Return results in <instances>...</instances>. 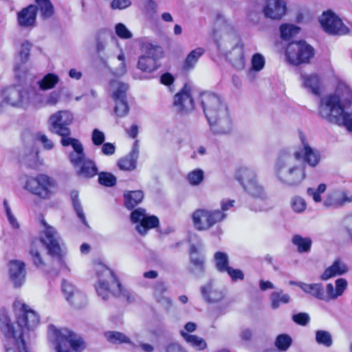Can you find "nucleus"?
<instances>
[{"instance_id":"7ed1b4c3","label":"nucleus","mask_w":352,"mask_h":352,"mask_svg":"<svg viewBox=\"0 0 352 352\" xmlns=\"http://www.w3.org/2000/svg\"><path fill=\"white\" fill-rule=\"evenodd\" d=\"M42 230L41 232V239H34L31 243L29 253L32 259L37 267L43 265L44 263L40 254V248L42 244L45 245L48 254L57 258L58 264L62 270L70 272L65 259L66 251L60 246V238L56 229L47 224L44 220H41Z\"/></svg>"},{"instance_id":"4468645a","label":"nucleus","mask_w":352,"mask_h":352,"mask_svg":"<svg viewBox=\"0 0 352 352\" xmlns=\"http://www.w3.org/2000/svg\"><path fill=\"white\" fill-rule=\"evenodd\" d=\"M226 214L221 210H208L198 209L192 214V221L195 227L199 230H206L213 225L226 219Z\"/></svg>"},{"instance_id":"a19ab883","label":"nucleus","mask_w":352,"mask_h":352,"mask_svg":"<svg viewBox=\"0 0 352 352\" xmlns=\"http://www.w3.org/2000/svg\"><path fill=\"white\" fill-rule=\"evenodd\" d=\"M270 298L273 309H277L281 305L287 304L290 301L289 295L284 293L283 290L272 292Z\"/></svg>"},{"instance_id":"c756f323","label":"nucleus","mask_w":352,"mask_h":352,"mask_svg":"<svg viewBox=\"0 0 352 352\" xmlns=\"http://www.w3.org/2000/svg\"><path fill=\"white\" fill-rule=\"evenodd\" d=\"M348 287V281L344 278H339L335 280V286L328 283L326 286V292L329 299L336 300L343 295Z\"/></svg>"},{"instance_id":"0eeeda50","label":"nucleus","mask_w":352,"mask_h":352,"mask_svg":"<svg viewBox=\"0 0 352 352\" xmlns=\"http://www.w3.org/2000/svg\"><path fill=\"white\" fill-rule=\"evenodd\" d=\"M43 102V94L32 86L23 90L12 87L6 89L3 93L2 103L12 107L26 109L30 105L38 106Z\"/></svg>"},{"instance_id":"13d9d810","label":"nucleus","mask_w":352,"mask_h":352,"mask_svg":"<svg viewBox=\"0 0 352 352\" xmlns=\"http://www.w3.org/2000/svg\"><path fill=\"white\" fill-rule=\"evenodd\" d=\"M205 258L201 255H192L190 257V262L195 266L194 273L202 274L204 271Z\"/></svg>"},{"instance_id":"37998d69","label":"nucleus","mask_w":352,"mask_h":352,"mask_svg":"<svg viewBox=\"0 0 352 352\" xmlns=\"http://www.w3.org/2000/svg\"><path fill=\"white\" fill-rule=\"evenodd\" d=\"M138 66L140 69L146 72H152L159 67L157 60L146 56H141L139 58Z\"/></svg>"},{"instance_id":"20e7f679","label":"nucleus","mask_w":352,"mask_h":352,"mask_svg":"<svg viewBox=\"0 0 352 352\" xmlns=\"http://www.w3.org/2000/svg\"><path fill=\"white\" fill-rule=\"evenodd\" d=\"M214 39L217 47L238 70L245 66L244 50L239 43V38L233 28L226 23L223 28L215 30Z\"/></svg>"},{"instance_id":"bf43d9fd","label":"nucleus","mask_w":352,"mask_h":352,"mask_svg":"<svg viewBox=\"0 0 352 352\" xmlns=\"http://www.w3.org/2000/svg\"><path fill=\"white\" fill-rule=\"evenodd\" d=\"M115 31L117 36L122 39H129L133 36L132 33L122 23H119L116 25Z\"/></svg>"},{"instance_id":"8fccbe9b","label":"nucleus","mask_w":352,"mask_h":352,"mask_svg":"<svg viewBox=\"0 0 352 352\" xmlns=\"http://www.w3.org/2000/svg\"><path fill=\"white\" fill-rule=\"evenodd\" d=\"M316 342L325 347H330L333 344L331 334L325 330H318L316 332Z\"/></svg>"},{"instance_id":"9b49d317","label":"nucleus","mask_w":352,"mask_h":352,"mask_svg":"<svg viewBox=\"0 0 352 352\" xmlns=\"http://www.w3.org/2000/svg\"><path fill=\"white\" fill-rule=\"evenodd\" d=\"M128 89L127 84L118 79L111 80L109 82V91L115 102L114 111L118 117H124L129 113V107L126 98Z\"/></svg>"},{"instance_id":"a878e982","label":"nucleus","mask_w":352,"mask_h":352,"mask_svg":"<svg viewBox=\"0 0 352 352\" xmlns=\"http://www.w3.org/2000/svg\"><path fill=\"white\" fill-rule=\"evenodd\" d=\"M37 8L35 5L31 4L22 9L17 13V22L20 27L32 28L35 26Z\"/></svg>"},{"instance_id":"49530a36","label":"nucleus","mask_w":352,"mask_h":352,"mask_svg":"<svg viewBox=\"0 0 352 352\" xmlns=\"http://www.w3.org/2000/svg\"><path fill=\"white\" fill-rule=\"evenodd\" d=\"M265 65V58L264 56L260 53H256L252 55L251 58V67L250 73L253 72H258L261 71Z\"/></svg>"},{"instance_id":"ea45409f","label":"nucleus","mask_w":352,"mask_h":352,"mask_svg":"<svg viewBox=\"0 0 352 352\" xmlns=\"http://www.w3.org/2000/svg\"><path fill=\"white\" fill-rule=\"evenodd\" d=\"M35 2L43 19H48L53 16L54 8L50 0H35Z\"/></svg>"},{"instance_id":"f704fd0d","label":"nucleus","mask_w":352,"mask_h":352,"mask_svg":"<svg viewBox=\"0 0 352 352\" xmlns=\"http://www.w3.org/2000/svg\"><path fill=\"white\" fill-rule=\"evenodd\" d=\"M168 289L167 285L163 282H157L154 288V296L157 300L162 306L164 307L166 309H169L171 307V300L164 296L163 294Z\"/></svg>"},{"instance_id":"393cba45","label":"nucleus","mask_w":352,"mask_h":352,"mask_svg":"<svg viewBox=\"0 0 352 352\" xmlns=\"http://www.w3.org/2000/svg\"><path fill=\"white\" fill-rule=\"evenodd\" d=\"M349 270L347 264L340 258H336L331 265L327 267L321 274L320 278L327 280L336 276L346 274Z\"/></svg>"},{"instance_id":"7c9ffc66","label":"nucleus","mask_w":352,"mask_h":352,"mask_svg":"<svg viewBox=\"0 0 352 352\" xmlns=\"http://www.w3.org/2000/svg\"><path fill=\"white\" fill-rule=\"evenodd\" d=\"M301 80L303 87L314 95H319L321 88V80L316 74H302Z\"/></svg>"},{"instance_id":"4c0bfd02","label":"nucleus","mask_w":352,"mask_h":352,"mask_svg":"<svg viewBox=\"0 0 352 352\" xmlns=\"http://www.w3.org/2000/svg\"><path fill=\"white\" fill-rule=\"evenodd\" d=\"M180 334L190 346L197 350H204L207 346L206 341L199 336L188 333L184 330L180 331Z\"/></svg>"},{"instance_id":"f03ea898","label":"nucleus","mask_w":352,"mask_h":352,"mask_svg":"<svg viewBox=\"0 0 352 352\" xmlns=\"http://www.w3.org/2000/svg\"><path fill=\"white\" fill-rule=\"evenodd\" d=\"M199 98L211 131L217 135L230 133L233 123L224 100L219 95L208 91L201 94Z\"/></svg>"},{"instance_id":"79ce46f5","label":"nucleus","mask_w":352,"mask_h":352,"mask_svg":"<svg viewBox=\"0 0 352 352\" xmlns=\"http://www.w3.org/2000/svg\"><path fill=\"white\" fill-rule=\"evenodd\" d=\"M292 243L297 247L300 253L308 252L312 245V240L309 237H302L300 235H294L292 238Z\"/></svg>"},{"instance_id":"6e6d98bb","label":"nucleus","mask_w":352,"mask_h":352,"mask_svg":"<svg viewBox=\"0 0 352 352\" xmlns=\"http://www.w3.org/2000/svg\"><path fill=\"white\" fill-rule=\"evenodd\" d=\"M204 172L203 170L197 168L190 171L187 176V180L192 186H198L204 180Z\"/></svg>"},{"instance_id":"bb28decb","label":"nucleus","mask_w":352,"mask_h":352,"mask_svg":"<svg viewBox=\"0 0 352 352\" xmlns=\"http://www.w3.org/2000/svg\"><path fill=\"white\" fill-rule=\"evenodd\" d=\"M31 47L32 45L28 41H25L21 44L19 53L21 63L16 64L14 69L16 77L19 79L24 78L29 70L25 63L28 60Z\"/></svg>"},{"instance_id":"2eb2a0df","label":"nucleus","mask_w":352,"mask_h":352,"mask_svg":"<svg viewBox=\"0 0 352 352\" xmlns=\"http://www.w3.org/2000/svg\"><path fill=\"white\" fill-rule=\"evenodd\" d=\"M319 21L323 30L329 34L345 35L349 32L342 19L332 10L323 12Z\"/></svg>"},{"instance_id":"5701e85b","label":"nucleus","mask_w":352,"mask_h":352,"mask_svg":"<svg viewBox=\"0 0 352 352\" xmlns=\"http://www.w3.org/2000/svg\"><path fill=\"white\" fill-rule=\"evenodd\" d=\"M286 11L285 0H267L263 7L265 16L272 19H280L285 14Z\"/></svg>"},{"instance_id":"473e14b6","label":"nucleus","mask_w":352,"mask_h":352,"mask_svg":"<svg viewBox=\"0 0 352 352\" xmlns=\"http://www.w3.org/2000/svg\"><path fill=\"white\" fill-rule=\"evenodd\" d=\"M235 177L243 186L244 189L250 183H252L256 179V175L254 170L248 166H240L237 168Z\"/></svg>"},{"instance_id":"c85d7f7f","label":"nucleus","mask_w":352,"mask_h":352,"mask_svg":"<svg viewBox=\"0 0 352 352\" xmlns=\"http://www.w3.org/2000/svg\"><path fill=\"white\" fill-rule=\"evenodd\" d=\"M139 149L138 142H136L130 153L120 159L118 162V166L120 170H133L136 168L137 160L138 158Z\"/></svg>"},{"instance_id":"338daca9","label":"nucleus","mask_w":352,"mask_h":352,"mask_svg":"<svg viewBox=\"0 0 352 352\" xmlns=\"http://www.w3.org/2000/svg\"><path fill=\"white\" fill-rule=\"evenodd\" d=\"M226 272L230 276L232 281H236L238 280H243L245 278L243 272L239 269H234L230 267Z\"/></svg>"},{"instance_id":"3c124183","label":"nucleus","mask_w":352,"mask_h":352,"mask_svg":"<svg viewBox=\"0 0 352 352\" xmlns=\"http://www.w3.org/2000/svg\"><path fill=\"white\" fill-rule=\"evenodd\" d=\"M143 50L145 54L142 56L153 58L157 61L162 56V49L158 45L147 43L143 46Z\"/></svg>"},{"instance_id":"39448f33","label":"nucleus","mask_w":352,"mask_h":352,"mask_svg":"<svg viewBox=\"0 0 352 352\" xmlns=\"http://www.w3.org/2000/svg\"><path fill=\"white\" fill-rule=\"evenodd\" d=\"M298 153L282 151L274 166V173L278 180L285 185L295 186L306 177L304 166L298 160Z\"/></svg>"},{"instance_id":"4d7b16f0","label":"nucleus","mask_w":352,"mask_h":352,"mask_svg":"<svg viewBox=\"0 0 352 352\" xmlns=\"http://www.w3.org/2000/svg\"><path fill=\"white\" fill-rule=\"evenodd\" d=\"M116 177L110 173L102 172L98 174V182L101 185L111 187L116 183Z\"/></svg>"},{"instance_id":"c03bdc74","label":"nucleus","mask_w":352,"mask_h":352,"mask_svg":"<svg viewBox=\"0 0 352 352\" xmlns=\"http://www.w3.org/2000/svg\"><path fill=\"white\" fill-rule=\"evenodd\" d=\"M300 28L289 23H285L280 25V36L284 40H289L296 36L300 32Z\"/></svg>"},{"instance_id":"a18cd8bd","label":"nucleus","mask_w":352,"mask_h":352,"mask_svg":"<svg viewBox=\"0 0 352 352\" xmlns=\"http://www.w3.org/2000/svg\"><path fill=\"white\" fill-rule=\"evenodd\" d=\"M214 258L218 271L226 272L229 269V258L226 253L217 252L214 254Z\"/></svg>"},{"instance_id":"9d476101","label":"nucleus","mask_w":352,"mask_h":352,"mask_svg":"<svg viewBox=\"0 0 352 352\" xmlns=\"http://www.w3.org/2000/svg\"><path fill=\"white\" fill-rule=\"evenodd\" d=\"M287 60L292 65L308 63L314 56V49L303 41L289 43L285 52Z\"/></svg>"},{"instance_id":"a211bd4d","label":"nucleus","mask_w":352,"mask_h":352,"mask_svg":"<svg viewBox=\"0 0 352 352\" xmlns=\"http://www.w3.org/2000/svg\"><path fill=\"white\" fill-rule=\"evenodd\" d=\"M302 148L293 153H298V160H302L305 163L311 167H316L320 162V153L318 150L311 147L303 135L300 136Z\"/></svg>"},{"instance_id":"774afa93","label":"nucleus","mask_w":352,"mask_h":352,"mask_svg":"<svg viewBox=\"0 0 352 352\" xmlns=\"http://www.w3.org/2000/svg\"><path fill=\"white\" fill-rule=\"evenodd\" d=\"M131 4L130 0H113L111 8L114 10H124L129 8Z\"/></svg>"},{"instance_id":"e2e57ef3","label":"nucleus","mask_w":352,"mask_h":352,"mask_svg":"<svg viewBox=\"0 0 352 352\" xmlns=\"http://www.w3.org/2000/svg\"><path fill=\"white\" fill-rule=\"evenodd\" d=\"M43 103L41 104L38 106H35L36 107L45 106V105H55L60 99V94L57 91H53L47 96L46 98L43 95Z\"/></svg>"},{"instance_id":"0e129e2a","label":"nucleus","mask_w":352,"mask_h":352,"mask_svg":"<svg viewBox=\"0 0 352 352\" xmlns=\"http://www.w3.org/2000/svg\"><path fill=\"white\" fill-rule=\"evenodd\" d=\"M91 140L95 146H101L105 140L104 133L98 129H94L91 134Z\"/></svg>"},{"instance_id":"680f3d73","label":"nucleus","mask_w":352,"mask_h":352,"mask_svg":"<svg viewBox=\"0 0 352 352\" xmlns=\"http://www.w3.org/2000/svg\"><path fill=\"white\" fill-rule=\"evenodd\" d=\"M78 289L69 281L64 280L62 283V292L64 294L66 300L70 299L71 296L74 294V293Z\"/></svg>"},{"instance_id":"423d86ee","label":"nucleus","mask_w":352,"mask_h":352,"mask_svg":"<svg viewBox=\"0 0 352 352\" xmlns=\"http://www.w3.org/2000/svg\"><path fill=\"white\" fill-rule=\"evenodd\" d=\"M94 268L98 278L95 284L98 296L103 300H107L113 294L118 296H123L129 300V292L118 282L113 271L100 262H96Z\"/></svg>"},{"instance_id":"c9c22d12","label":"nucleus","mask_w":352,"mask_h":352,"mask_svg":"<svg viewBox=\"0 0 352 352\" xmlns=\"http://www.w3.org/2000/svg\"><path fill=\"white\" fill-rule=\"evenodd\" d=\"M205 50L202 47H197L192 50L185 59L183 68L186 71L192 70L195 67L199 59L204 54Z\"/></svg>"},{"instance_id":"6e6552de","label":"nucleus","mask_w":352,"mask_h":352,"mask_svg":"<svg viewBox=\"0 0 352 352\" xmlns=\"http://www.w3.org/2000/svg\"><path fill=\"white\" fill-rule=\"evenodd\" d=\"M342 83H340L335 94H330L321 98L318 112L321 118L327 121L336 123L340 113L343 111L344 104L347 102L344 89H338Z\"/></svg>"},{"instance_id":"6ab92c4d","label":"nucleus","mask_w":352,"mask_h":352,"mask_svg":"<svg viewBox=\"0 0 352 352\" xmlns=\"http://www.w3.org/2000/svg\"><path fill=\"white\" fill-rule=\"evenodd\" d=\"M60 143L63 146H71L72 147L73 151L69 153V160L74 169L87 159L83 146L78 139L64 138L60 140Z\"/></svg>"},{"instance_id":"69168bd1","label":"nucleus","mask_w":352,"mask_h":352,"mask_svg":"<svg viewBox=\"0 0 352 352\" xmlns=\"http://www.w3.org/2000/svg\"><path fill=\"white\" fill-rule=\"evenodd\" d=\"M293 321L301 326H305L310 320L309 314L306 313H299L292 316Z\"/></svg>"},{"instance_id":"f257e3e1","label":"nucleus","mask_w":352,"mask_h":352,"mask_svg":"<svg viewBox=\"0 0 352 352\" xmlns=\"http://www.w3.org/2000/svg\"><path fill=\"white\" fill-rule=\"evenodd\" d=\"M13 307L18 316L19 329H16L10 321L6 322L1 327V331L6 337L4 341L6 352H28L23 336L25 330L34 329L38 324L39 316L19 300L14 302Z\"/></svg>"},{"instance_id":"dca6fc26","label":"nucleus","mask_w":352,"mask_h":352,"mask_svg":"<svg viewBox=\"0 0 352 352\" xmlns=\"http://www.w3.org/2000/svg\"><path fill=\"white\" fill-rule=\"evenodd\" d=\"M193 95L194 92L192 87L186 84L174 96V107L181 113L191 111L195 108Z\"/></svg>"},{"instance_id":"1a4fd4ad","label":"nucleus","mask_w":352,"mask_h":352,"mask_svg":"<svg viewBox=\"0 0 352 352\" xmlns=\"http://www.w3.org/2000/svg\"><path fill=\"white\" fill-rule=\"evenodd\" d=\"M48 335L56 342V352H70L67 348L66 342H68L76 352H81L86 347L83 339L67 329H58L50 324L48 327Z\"/></svg>"},{"instance_id":"b1692460","label":"nucleus","mask_w":352,"mask_h":352,"mask_svg":"<svg viewBox=\"0 0 352 352\" xmlns=\"http://www.w3.org/2000/svg\"><path fill=\"white\" fill-rule=\"evenodd\" d=\"M351 202L352 195L342 189H335L327 195L323 204L326 207L338 208Z\"/></svg>"},{"instance_id":"603ef678","label":"nucleus","mask_w":352,"mask_h":352,"mask_svg":"<svg viewBox=\"0 0 352 352\" xmlns=\"http://www.w3.org/2000/svg\"><path fill=\"white\" fill-rule=\"evenodd\" d=\"M71 305L77 308H81L87 303L86 295L78 289L71 296L70 299L67 300Z\"/></svg>"},{"instance_id":"2f4dec72","label":"nucleus","mask_w":352,"mask_h":352,"mask_svg":"<svg viewBox=\"0 0 352 352\" xmlns=\"http://www.w3.org/2000/svg\"><path fill=\"white\" fill-rule=\"evenodd\" d=\"M76 175L82 178H91L98 174V170L96 163L87 158L79 166L75 168Z\"/></svg>"},{"instance_id":"e433bc0d","label":"nucleus","mask_w":352,"mask_h":352,"mask_svg":"<svg viewBox=\"0 0 352 352\" xmlns=\"http://www.w3.org/2000/svg\"><path fill=\"white\" fill-rule=\"evenodd\" d=\"M60 78L58 76L54 73H49L45 75L41 79L36 82L40 91H47L52 89L58 83Z\"/></svg>"},{"instance_id":"de8ad7c7","label":"nucleus","mask_w":352,"mask_h":352,"mask_svg":"<svg viewBox=\"0 0 352 352\" xmlns=\"http://www.w3.org/2000/svg\"><path fill=\"white\" fill-rule=\"evenodd\" d=\"M71 198L73 203V206L74 208V210L78 217V218L80 219L82 223L88 227V223L86 220L85 215L83 212L82 208L81 206V204L78 200V194L76 191H72L71 193Z\"/></svg>"},{"instance_id":"864d4df0","label":"nucleus","mask_w":352,"mask_h":352,"mask_svg":"<svg viewBox=\"0 0 352 352\" xmlns=\"http://www.w3.org/2000/svg\"><path fill=\"white\" fill-rule=\"evenodd\" d=\"M292 344V339L288 334L283 333L278 335L275 340L274 344L280 351H287Z\"/></svg>"},{"instance_id":"ddd939ff","label":"nucleus","mask_w":352,"mask_h":352,"mask_svg":"<svg viewBox=\"0 0 352 352\" xmlns=\"http://www.w3.org/2000/svg\"><path fill=\"white\" fill-rule=\"evenodd\" d=\"M74 120L73 114L69 111H59L50 116L49 124L50 131L61 136V139L72 138L69 137L71 130L69 126Z\"/></svg>"},{"instance_id":"412c9836","label":"nucleus","mask_w":352,"mask_h":352,"mask_svg":"<svg viewBox=\"0 0 352 352\" xmlns=\"http://www.w3.org/2000/svg\"><path fill=\"white\" fill-rule=\"evenodd\" d=\"M9 277L14 287H21L26 278L25 264L19 260H12L8 264Z\"/></svg>"},{"instance_id":"f3484780","label":"nucleus","mask_w":352,"mask_h":352,"mask_svg":"<svg viewBox=\"0 0 352 352\" xmlns=\"http://www.w3.org/2000/svg\"><path fill=\"white\" fill-rule=\"evenodd\" d=\"M131 220L133 223L140 222L136 230L141 234H145L148 230L157 227L159 219L155 216H147L144 209L138 208L131 214Z\"/></svg>"},{"instance_id":"f8f14e48","label":"nucleus","mask_w":352,"mask_h":352,"mask_svg":"<svg viewBox=\"0 0 352 352\" xmlns=\"http://www.w3.org/2000/svg\"><path fill=\"white\" fill-rule=\"evenodd\" d=\"M25 188L33 195L47 199L53 195L54 182L49 176L44 174H39L36 177L28 179Z\"/></svg>"},{"instance_id":"052dcab7","label":"nucleus","mask_w":352,"mask_h":352,"mask_svg":"<svg viewBox=\"0 0 352 352\" xmlns=\"http://www.w3.org/2000/svg\"><path fill=\"white\" fill-rule=\"evenodd\" d=\"M3 205H4V208L6 210V216H7L8 220L10 226L14 229L19 228V224L17 221V219H16L14 215L12 214V212L11 211V208H10L7 200L5 199L3 201Z\"/></svg>"},{"instance_id":"cd10ccee","label":"nucleus","mask_w":352,"mask_h":352,"mask_svg":"<svg viewBox=\"0 0 352 352\" xmlns=\"http://www.w3.org/2000/svg\"><path fill=\"white\" fill-rule=\"evenodd\" d=\"M200 289L204 300L208 302H217L224 297L223 292L212 281L207 283Z\"/></svg>"},{"instance_id":"09e8293b","label":"nucleus","mask_w":352,"mask_h":352,"mask_svg":"<svg viewBox=\"0 0 352 352\" xmlns=\"http://www.w3.org/2000/svg\"><path fill=\"white\" fill-rule=\"evenodd\" d=\"M290 207L295 213H302L307 208V203L304 198L300 196H294L290 199Z\"/></svg>"},{"instance_id":"72a5a7b5","label":"nucleus","mask_w":352,"mask_h":352,"mask_svg":"<svg viewBox=\"0 0 352 352\" xmlns=\"http://www.w3.org/2000/svg\"><path fill=\"white\" fill-rule=\"evenodd\" d=\"M291 284L297 285L305 293L319 300L324 299L323 287L321 283L307 284L302 282H291Z\"/></svg>"},{"instance_id":"4be33fe9","label":"nucleus","mask_w":352,"mask_h":352,"mask_svg":"<svg viewBox=\"0 0 352 352\" xmlns=\"http://www.w3.org/2000/svg\"><path fill=\"white\" fill-rule=\"evenodd\" d=\"M258 204V207L252 208L256 211L265 210L267 206V196L263 188L258 183L257 179L252 183L248 184L245 189Z\"/></svg>"},{"instance_id":"58836bf2","label":"nucleus","mask_w":352,"mask_h":352,"mask_svg":"<svg viewBox=\"0 0 352 352\" xmlns=\"http://www.w3.org/2000/svg\"><path fill=\"white\" fill-rule=\"evenodd\" d=\"M124 197L125 206L132 209L142 201L144 194L142 190L129 191L124 193Z\"/></svg>"},{"instance_id":"5fc2aeb1","label":"nucleus","mask_w":352,"mask_h":352,"mask_svg":"<svg viewBox=\"0 0 352 352\" xmlns=\"http://www.w3.org/2000/svg\"><path fill=\"white\" fill-rule=\"evenodd\" d=\"M105 337L108 341L113 344L129 343V339L123 333L118 331H107Z\"/></svg>"},{"instance_id":"aec40b11","label":"nucleus","mask_w":352,"mask_h":352,"mask_svg":"<svg viewBox=\"0 0 352 352\" xmlns=\"http://www.w3.org/2000/svg\"><path fill=\"white\" fill-rule=\"evenodd\" d=\"M344 88L346 94L347 102L344 104L343 111L340 113L336 124L344 126L348 131H352V91L346 84H342L338 93L341 89Z\"/></svg>"}]
</instances>
